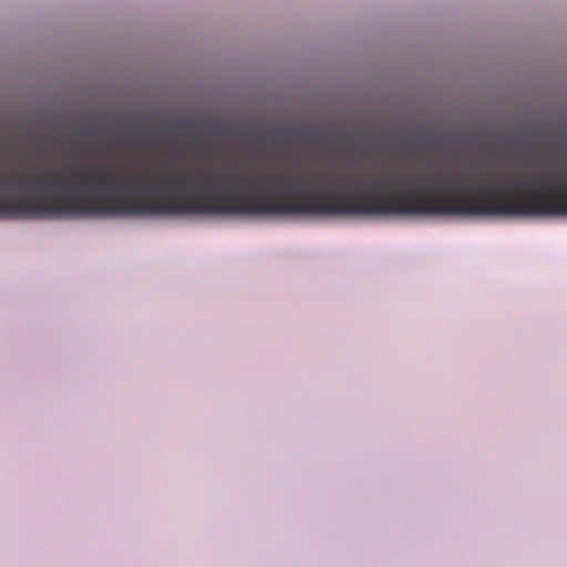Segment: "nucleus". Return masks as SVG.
Masks as SVG:
<instances>
[{"mask_svg":"<svg viewBox=\"0 0 567 567\" xmlns=\"http://www.w3.org/2000/svg\"><path fill=\"white\" fill-rule=\"evenodd\" d=\"M135 135H136V134H135V133H133V132H126V133L124 134V136H125V137H134Z\"/></svg>","mask_w":567,"mask_h":567,"instance_id":"obj_1","label":"nucleus"}]
</instances>
